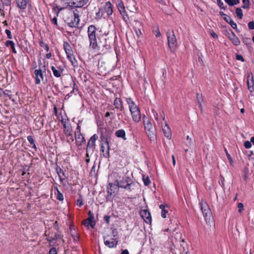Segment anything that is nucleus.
Wrapping results in <instances>:
<instances>
[{
	"instance_id": "nucleus-1",
	"label": "nucleus",
	"mask_w": 254,
	"mask_h": 254,
	"mask_svg": "<svg viewBox=\"0 0 254 254\" xmlns=\"http://www.w3.org/2000/svg\"><path fill=\"white\" fill-rule=\"evenodd\" d=\"M97 29L94 25H90L88 28V37L89 41V47L93 50H98L102 52L103 54L110 49V45L107 41L105 36L101 35L98 36L97 42L96 38Z\"/></svg>"
},
{
	"instance_id": "nucleus-2",
	"label": "nucleus",
	"mask_w": 254,
	"mask_h": 254,
	"mask_svg": "<svg viewBox=\"0 0 254 254\" xmlns=\"http://www.w3.org/2000/svg\"><path fill=\"white\" fill-rule=\"evenodd\" d=\"M126 100L128 105L132 120L135 122H139L141 120V114L139 108L131 98H127Z\"/></svg>"
},
{
	"instance_id": "nucleus-3",
	"label": "nucleus",
	"mask_w": 254,
	"mask_h": 254,
	"mask_svg": "<svg viewBox=\"0 0 254 254\" xmlns=\"http://www.w3.org/2000/svg\"><path fill=\"white\" fill-rule=\"evenodd\" d=\"M117 177L115 182L118 187L131 191V187L134 185L131 178L127 176H117Z\"/></svg>"
},
{
	"instance_id": "nucleus-4",
	"label": "nucleus",
	"mask_w": 254,
	"mask_h": 254,
	"mask_svg": "<svg viewBox=\"0 0 254 254\" xmlns=\"http://www.w3.org/2000/svg\"><path fill=\"white\" fill-rule=\"evenodd\" d=\"M143 121L144 128L148 137L150 140H154L156 138V131L155 128L153 127V126L149 120L145 116H143Z\"/></svg>"
},
{
	"instance_id": "nucleus-5",
	"label": "nucleus",
	"mask_w": 254,
	"mask_h": 254,
	"mask_svg": "<svg viewBox=\"0 0 254 254\" xmlns=\"http://www.w3.org/2000/svg\"><path fill=\"white\" fill-rule=\"evenodd\" d=\"M110 136H102L101 139V151L104 157L108 158L110 156V146L109 142L111 140Z\"/></svg>"
},
{
	"instance_id": "nucleus-6",
	"label": "nucleus",
	"mask_w": 254,
	"mask_h": 254,
	"mask_svg": "<svg viewBox=\"0 0 254 254\" xmlns=\"http://www.w3.org/2000/svg\"><path fill=\"white\" fill-rule=\"evenodd\" d=\"M119 187L117 185L116 182L111 183L109 182L107 186V196H106V200L108 201H112L113 198L117 194L119 190Z\"/></svg>"
},
{
	"instance_id": "nucleus-7",
	"label": "nucleus",
	"mask_w": 254,
	"mask_h": 254,
	"mask_svg": "<svg viewBox=\"0 0 254 254\" xmlns=\"http://www.w3.org/2000/svg\"><path fill=\"white\" fill-rule=\"evenodd\" d=\"M168 45L171 51H174L177 48L178 43L176 36L173 31H168L167 32Z\"/></svg>"
},
{
	"instance_id": "nucleus-8",
	"label": "nucleus",
	"mask_w": 254,
	"mask_h": 254,
	"mask_svg": "<svg viewBox=\"0 0 254 254\" xmlns=\"http://www.w3.org/2000/svg\"><path fill=\"white\" fill-rule=\"evenodd\" d=\"M98 139V135L96 134L92 136L88 141L86 147V156L88 157L91 155L93 153L95 141Z\"/></svg>"
},
{
	"instance_id": "nucleus-9",
	"label": "nucleus",
	"mask_w": 254,
	"mask_h": 254,
	"mask_svg": "<svg viewBox=\"0 0 254 254\" xmlns=\"http://www.w3.org/2000/svg\"><path fill=\"white\" fill-rule=\"evenodd\" d=\"M202 212L206 222H209L212 217V213L208 205L205 202L200 203Z\"/></svg>"
},
{
	"instance_id": "nucleus-10",
	"label": "nucleus",
	"mask_w": 254,
	"mask_h": 254,
	"mask_svg": "<svg viewBox=\"0 0 254 254\" xmlns=\"http://www.w3.org/2000/svg\"><path fill=\"white\" fill-rule=\"evenodd\" d=\"M39 66H40V65H39ZM46 70V69L45 65L40 67L38 69L35 70L34 74L35 75V82L36 84H39L41 83L40 78L43 79V73L45 72Z\"/></svg>"
},
{
	"instance_id": "nucleus-11",
	"label": "nucleus",
	"mask_w": 254,
	"mask_h": 254,
	"mask_svg": "<svg viewBox=\"0 0 254 254\" xmlns=\"http://www.w3.org/2000/svg\"><path fill=\"white\" fill-rule=\"evenodd\" d=\"M89 0H67V3L70 6L81 7L84 6Z\"/></svg>"
},
{
	"instance_id": "nucleus-12",
	"label": "nucleus",
	"mask_w": 254,
	"mask_h": 254,
	"mask_svg": "<svg viewBox=\"0 0 254 254\" xmlns=\"http://www.w3.org/2000/svg\"><path fill=\"white\" fill-rule=\"evenodd\" d=\"M247 79L248 88L251 92L254 91V79L252 73L248 74Z\"/></svg>"
},
{
	"instance_id": "nucleus-13",
	"label": "nucleus",
	"mask_w": 254,
	"mask_h": 254,
	"mask_svg": "<svg viewBox=\"0 0 254 254\" xmlns=\"http://www.w3.org/2000/svg\"><path fill=\"white\" fill-rule=\"evenodd\" d=\"M107 238L106 237H104V241L105 245L110 248H113L116 247L118 244V241L115 238H113L112 241H109L108 240H106Z\"/></svg>"
},
{
	"instance_id": "nucleus-14",
	"label": "nucleus",
	"mask_w": 254,
	"mask_h": 254,
	"mask_svg": "<svg viewBox=\"0 0 254 254\" xmlns=\"http://www.w3.org/2000/svg\"><path fill=\"white\" fill-rule=\"evenodd\" d=\"M165 126L163 127L162 130L163 132L164 133V135L168 139H170L172 137V133L171 130L169 127L168 124H167V122L165 121Z\"/></svg>"
},
{
	"instance_id": "nucleus-15",
	"label": "nucleus",
	"mask_w": 254,
	"mask_h": 254,
	"mask_svg": "<svg viewBox=\"0 0 254 254\" xmlns=\"http://www.w3.org/2000/svg\"><path fill=\"white\" fill-rule=\"evenodd\" d=\"M73 18L71 21L68 23V25L71 27H75L79 24V18L77 13L73 12Z\"/></svg>"
},
{
	"instance_id": "nucleus-16",
	"label": "nucleus",
	"mask_w": 254,
	"mask_h": 254,
	"mask_svg": "<svg viewBox=\"0 0 254 254\" xmlns=\"http://www.w3.org/2000/svg\"><path fill=\"white\" fill-rule=\"evenodd\" d=\"M228 38L236 46H238L240 44V41L238 37H237L234 33L231 31V33H228Z\"/></svg>"
},
{
	"instance_id": "nucleus-17",
	"label": "nucleus",
	"mask_w": 254,
	"mask_h": 254,
	"mask_svg": "<svg viewBox=\"0 0 254 254\" xmlns=\"http://www.w3.org/2000/svg\"><path fill=\"white\" fill-rule=\"evenodd\" d=\"M75 138L77 145H81L85 143V139L81 133H75Z\"/></svg>"
},
{
	"instance_id": "nucleus-18",
	"label": "nucleus",
	"mask_w": 254,
	"mask_h": 254,
	"mask_svg": "<svg viewBox=\"0 0 254 254\" xmlns=\"http://www.w3.org/2000/svg\"><path fill=\"white\" fill-rule=\"evenodd\" d=\"M142 218L146 223L151 222V217L149 211L147 210H143L141 212Z\"/></svg>"
},
{
	"instance_id": "nucleus-19",
	"label": "nucleus",
	"mask_w": 254,
	"mask_h": 254,
	"mask_svg": "<svg viewBox=\"0 0 254 254\" xmlns=\"http://www.w3.org/2000/svg\"><path fill=\"white\" fill-rule=\"evenodd\" d=\"M114 105L117 109H119L121 111L124 110L123 103L122 100L119 98H116L114 101Z\"/></svg>"
},
{
	"instance_id": "nucleus-20",
	"label": "nucleus",
	"mask_w": 254,
	"mask_h": 254,
	"mask_svg": "<svg viewBox=\"0 0 254 254\" xmlns=\"http://www.w3.org/2000/svg\"><path fill=\"white\" fill-rule=\"evenodd\" d=\"M51 69L53 71L54 75L56 77H60L63 71V69L60 67H55L52 66Z\"/></svg>"
},
{
	"instance_id": "nucleus-21",
	"label": "nucleus",
	"mask_w": 254,
	"mask_h": 254,
	"mask_svg": "<svg viewBox=\"0 0 254 254\" xmlns=\"http://www.w3.org/2000/svg\"><path fill=\"white\" fill-rule=\"evenodd\" d=\"M30 0H16L18 7L21 9H25Z\"/></svg>"
},
{
	"instance_id": "nucleus-22",
	"label": "nucleus",
	"mask_w": 254,
	"mask_h": 254,
	"mask_svg": "<svg viewBox=\"0 0 254 254\" xmlns=\"http://www.w3.org/2000/svg\"><path fill=\"white\" fill-rule=\"evenodd\" d=\"M104 8L108 15H110L113 13V6L110 1L106 2Z\"/></svg>"
},
{
	"instance_id": "nucleus-23",
	"label": "nucleus",
	"mask_w": 254,
	"mask_h": 254,
	"mask_svg": "<svg viewBox=\"0 0 254 254\" xmlns=\"http://www.w3.org/2000/svg\"><path fill=\"white\" fill-rule=\"evenodd\" d=\"M64 48L66 56L69 55H70L71 54L73 53L71 46L67 42H64Z\"/></svg>"
},
{
	"instance_id": "nucleus-24",
	"label": "nucleus",
	"mask_w": 254,
	"mask_h": 254,
	"mask_svg": "<svg viewBox=\"0 0 254 254\" xmlns=\"http://www.w3.org/2000/svg\"><path fill=\"white\" fill-rule=\"evenodd\" d=\"M224 20L227 22V23H229L231 26L234 28L236 29L237 28V24L232 19V18L230 17V16H225V17H223Z\"/></svg>"
},
{
	"instance_id": "nucleus-25",
	"label": "nucleus",
	"mask_w": 254,
	"mask_h": 254,
	"mask_svg": "<svg viewBox=\"0 0 254 254\" xmlns=\"http://www.w3.org/2000/svg\"><path fill=\"white\" fill-rule=\"evenodd\" d=\"M115 135L118 137L122 138L124 140H126V132L124 129H121L117 130Z\"/></svg>"
},
{
	"instance_id": "nucleus-26",
	"label": "nucleus",
	"mask_w": 254,
	"mask_h": 254,
	"mask_svg": "<svg viewBox=\"0 0 254 254\" xmlns=\"http://www.w3.org/2000/svg\"><path fill=\"white\" fill-rule=\"evenodd\" d=\"M64 132L67 137H69L72 141L73 140L72 135V129L70 127L68 126L67 128L64 130Z\"/></svg>"
},
{
	"instance_id": "nucleus-27",
	"label": "nucleus",
	"mask_w": 254,
	"mask_h": 254,
	"mask_svg": "<svg viewBox=\"0 0 254 254\" xmlns=\"http://www.w3.org/2000/svg\"><path fill=\"white\" fill-rule=\"evenodd\" d=\"M67 57L73 66L75 67L77 66V61L75 60V58L73 57L72 54H71L70 55H67Z\"/></svg>"
},
{
	"instance_id": "nucleus-28",
	"label": "nucleus",
	"mask_w": 254,
	"mask_h": 254,
	"mask_svg": "<svg viewBox=\"0 0 254 254\" xmlns=\"http://www.w3.org/2000/svg\"><path fill=\"white\" fill-rule=\"evenodd\" d=\"M243 5L242 7L244 9H249L250 7V0H243Z\"/></svg>"
},
{
	"instance_id": "nucleus-29",
	"label": "nucleus",
	"mask_w": 254,
	"mask_h": 254,
	"mask_svg": "<svg viewBox=\"0 0 254 254\" xmlns=\"http://www.w3.org/2000/svg\"><path fill=\"white\" fill-rule=\"evenodd\" d=\"M236 14L237 16V17L241 19L243 18V11L241 9V8H237L236 9Z\"/></svg>"
},
{
	"instance_id": "nucleus-30",
	"label": "nucleus",
	"mask_w": 254,
	"mask_h": 254,
	"mask_svg": "<svg viewBox=\"0 0 254 254\" xmlns=\"http://www.w3.org/2000/svg\"><path fill=\"white\" fill-rule=\"evenodd\" d=\"M117 7L119 11L120 12L122 11L124 12V10L125 9V7L124 4V3L123 1H121L119 3L117 4Z\"/></svg>"
},
{
	"instance_id": "nucleus-31",
	"label": "nucleus",
	"mask_w": 254,
	"mask_h": 254,
	"mask_svg": "<svg viewBox=\"0 0 254 254\" xmlns=\"http://www.w3.org/2000/svg\"><path fill=\"white\" fill-rule=\"evenodd\" d=\"M142 179L144 182V184L145 186H148L150 183V179L148 176H142Z\"/></svg>"
},
{
	"instance_id": "nucleus-32",
	"label": "nucleus",
	"mask_w": 254,
	"mask_h": 254,
	"mask_svg": "<svg viewBox=\"0 0 254 254\" xmlns=\"http://www.w3.org/2000/svg\"><path fill=\"white\" fill-rule=\"evenodd\" d=\"M47 240L50 243V246H56L55 243L53 244V242L55 241V240L53 239V237L50 236L49 235L48 236V237L47 238Z\"/></svg>"
},
{
	"instance_id": "nucleus-33",
	"label": "nucleus",
	"mask_w": 254,
	"mask_h": 254,
	"mask_svg": "<svg viewBox=\"0 0 254 254\" xmlns=\"http://www.w3.org/2000/svg\"><path fill=\"white\" fill-rule=\"evenodd\" d=\"M39 45L41 47L44 48L47 52L49 51V47L48 45V44H46L43 41H40L39 42Z\"/></svg>"
},
{
	"instance_id": "nucleus-34",
	"label": "nucleus",
	"mask_w": 254,
	"mask_h": 254,
	"mask_svg": "<svg viewBox=\"0 0 254 254\" xmlns=\"http://www.w3.org/2000/svg\"><path fill=\"white\" fill-rule=\"evenodd\" d=\"M180 254H184L186 252H188V245L183 246V247L180 249Z\"/></svg>"
},
{
	"instance_id": "nucleus-35",
	"label": "nucleus",
	"mask_w": 254,
	"mask_h": 254,
	"mask_svg": "<svg viewBox=\"0 0 254 254\" xmlns=\"http://www.w3.org/2000/svg\"><path fill=\"white\" fill-rule=\"evenodd\" d=\"M120 12L121 14L123 16L124 20L125 21H127L128 20L129 18L127 15L126 10L125 9L124 10V12L121 11Z\"/></svg>"
},
{
	"instance_id": "nucleus-36",
	"label": "nucleus",
	"mask_w": 254,
	"mask_h": 254,
	"mask_svg": "<svg viewBox=\"0 0 254 254\" xmlns=\"http://www.w3.org/2000/svg\"><path fill=\"white\" fill-rule=\"evenodd\" d=\"M57 198L60 201H63L64 200L63 194L58 190H57Z\"/></svg>"
},
{
	"instance_id": "nucleus-37",
	"label": "nucleus",
	"mask_w": 254,
	"mask_h": 254,
	"mask_svg": "<svg viewBox=\"0 0 254 254\" xmlns=\"http://www.w3.org/2000/svg\"><path fill=\"white\" fill-rule=\"evenodd\" d=\"M88 217L87 218L88 221H91L92 220H94V216L93 213L91 211V210H89L88 212Z\"/></svg>"
},
{
	"instance_id": "nucleus-38",
	"label": "nucleus",
	"mask_w": 254,
	"mask_h": 254,
	"mask_svg": "<svg viewBox=\"0 0 254 254\" xmlns=\"http://www.w3.org/2000/svg\"><path fill=\"white\" fill-rule=\"evenodd\" d=\"M56 170L58 175H60V174H63V175H64V172L60 166H57L56 167Z\"/></svg>"
},
{
	"instance_id": "nucleus-39",
	"label": "nucleus",
	"mask_w": 254,
	"mask_h": 254,
	"mask_svg": "<svg viewBox=\"0 0 254 254\" xmlns=\"http://www.w3.org/2000/svg\"><path fill=\"white\" fill-rule=\"evenodd\" d=\"M127 9L129 10L130 12H135L137 10V8L134 7L133 5H128L127 6Z\"/></svg>"
},
{
	"instance_id": "nucleus-40",
	"label": "nucleus",
	"mask_w": 254,
	"mask_h": 254,
	"mask_svg": "<svg viewBox=\"0 0 254 254\" xmlns=\"http://www.w3.org/2000/svg\"><path fill=\"white\" fill-rule=\"evenodd\" d=\"M217 2L220 8L224 9H225V7L224 6V3L221 0H217Z\"/></svg>"
},
{
	"instance_id": "nucleus-41",
	"label": "nucleus",
	"mask_w": 254,
	"mask_h": 254,
	"mask_svg": "<svg viewBox=\"0 0 254 254\" xmlns=\"http://www.w3.org/2000/svg\"><path fill=\"white\" fill-rule=\"evenodd\" d=\"M11 0H1L3 5L9 6L10 5Z\"/></svg>"
},
{
	"instance_id": "nucleus-42",
	"label": "nucleus",
	"mask_w": 254,
	"mask_h": 254,
	"mask_svg": "<svg viewBox=\"0 0 254 254\" xmlns=\"http://www.w3.org/2000/svg\"><path fill=\"white\" fill-rule=\"evenodd\" d=\"M238 207L239 208V209H238L239 212L241 213L242 211L243 210V207H244L243 204L241 202L239 203L238 204Z\"/></svg>"
},
{
	"instance_id": "nucleus-43",
	"label": "nucleus",
	"mask_w": 254,
	"mask_h": 254,
	"mask_svg": "<svg viewBox=\"0 0 254 254\" xmlns=\"http://www.w3.org/2000/svg\"><path fill=\"white\" fill-rule=\"evenodd\" d=\"M248 27L250 30L254 29V21H250L248 23Z\"/></svg>"
},
{
	"instance_id": "nucleus-44",
	"label": "nucleus",
	"mask_w": 254,
	"mask_h": 254,
	"mask_svg": "<svg viewBox=\"0 0 254 254\" xmlns=\"http://www.w3.org/2000/svg\"><path fill=\"white\" fill-rule=\"evenodd\" d=\"M77 205L79 207H81L83 205V200L82 198H79L77 200Z\"/></svg>"
},
{
	"instance_id": "nucleus-45",
	"label": "nucleus",
	"mask_w": 254,
	"mask_h": 254,
	"mask_svg": "<svg viewBox=\"0 0 254 254\" xmlns=\"http://www.w3.org/2000/svg\"><path fill=\"white\" fill-rule=\"evenodd\" d=\"M244 146L246 148H250L252 146V143L249 141H246L244 143Z\"/></svg>"
},
{
	"instance_id": "nucleus-46",
	"label": "nucleus",
	"mask_w": 254,
	"mask_h": 254,
	"mask_svg": "<svg viewBox=\"0 0 254 254\" xmlns=\"http://www.w3.org/2000/svg\"><path fill=\"white\" fill-rule=\"evenodd\" d=\"M49 254H58L55 248H52L49 252Z\"/></svg>"
},
{
	"instance_id": "nucleus-47",
	"label": "nucleus",
	"mask_w": 254,
	"mask_h": 254,
	"mask_svg": "<svg viewBox=\"0 0 254 254\" xmlns=\"http://www.w3.org/2000/svg\"><path fill=\"white\" fill-rule=\"evenodd\" d=\"M88 225H90V226L94 228L95 225V222L94 221V220H92L91 221H88Z\"/></svg>"
},
{
	"instance_id": "nucleus-48",
	"label": "nucleus",
	"mask_w": 254,
	"mask_h": 254,
	"mask_svg": "<svg viewBox=\"0 0 254 254\" xmlns=\"http://www.w3.org/2000/svg\"><path fill=\"white\" fill-rule=\"evenodd\" d=\"M236 58L237 60L241 61L242 62H243L245 61L244 58L241 55L237 54L236 56Z\"/></svg>"
},
{
	"instance_id": "nucleus-49",
	"label": "nucleus",
	"mask_w": 254,
	"mask_h": 254,
	"mask_svg": "<svg viewBox=\"0 0 254 254\" xmlns=\"http://www.w3.org/2000/svg\"><path fill=\"white\" fill-rule=\"evenodd\" d=\"M198 96H199V94L197 93V95H196L197 101L198 104H199V108L200 110L201 111H202V105L201 104L200 100L199 99H198Z\"/></svg>"
},
{
	"instance_id": "nucleus-50",
	"label": "nucleus",
	"mask_w": 254,
	"mask_h": 254,
	"mask_svg": "<svg viewBox=\"0 0 254 254\" xmlns=\"http://www.w3.org/2000/svg\"><path fill=\"white\" fill-rule=\"evenodd\" d=\"M5 32V33L6 34V35L7 36V37L9 39H11L12 38V35L11 34V32L10 31V30H9L8 29H6Z\"/></svg>"
},
{
	"instance_id": "nucleus-51",
	"label": "nucleus",
	"mask_w": 254,
	"mask_h": 254,
	"mask_svg": "<svg viewBox=\"0 0 254 254\" xmlns=\"http://www.w3.org/2000/svg\"><path fill=\"white\" fill-rule=\"evenodd\" d=\"M5 45L7 47L10 46L13 47V45H14V44L12 41H7L6 42Z\"/></svg>"
},
{
	"instance_id": "nucleus-52",
	"label": "nucleus",
	"mask_w": 254,
	"mask_h": 254,
	"mask_svg": "<svg viewBox=\"0 0 254 254\" xmlns=\"http://www.w3.org/2000/svg\"><path fill=\"white\" fill-rule=\"evenodd\" d=\"M27 140H28V141L29 142V143L31 144H34V140L32 137V136H27Z\"/></svg>"
},
{
	"instance_id": "nucleus-53",
	"label": "nucleus",
	"mask_w": 254,
	"mask_h": 254,
	"mask_svg": "<svg viewBox=\"0 0 254 254\" xmlns=\"http://www.w3.org/2000/svg\"><path fill=\"white\" fill-rule=\"evenodd\" d=\"M168 210L164 209L161 211V216L165 218L166 217V214L168 213Z\"/></svg>"
},
{
	"instance_id": "nucleus-54",
	"label": "nucleus",
	"mask_w": 254,
	"mask_h": 254,
	"mask_svg": "<svg viewBox=\"0 0 254 254\" xmlns=\"http://www.w3.org/2000/svg\"><path fill=\"white\" fill-rule=\"evenodd\" d=\"M229 5V6H233L234 5V0H224Z\"/></svg>"
},
{
	"instance_id": "nucleus-55",
	"label": "nucleus",
	"mask_w": 254,
	"mask_h": 254,
	"mask_svg": "<svg viewBox=\"0 0 254 254\" xmlns=\"http://www.w3.org/2000/svg\"><path fill=\"white\" fill-rule=\"evenodd\" d=\"M135 33L136 34V35L139 37L140 36V35H142V33H141V30L140 29L138 28L137 29H136V28H135Z\"/></svg>"
},
{
	"instance_id": "nucleus-56",
	"label": "nucleus",
	"mask_w": 254,
	"mask_h": 254,
	"mask_svg": "<svg viewBox=\"0 0 254 254\" xmlns=\"http://www.w3.org/2000/svg\"><path fill=\"white\" fill-rule=\"evenodd\" d=\"M104 219L105 221L107 224H109L110 220V216H108V215H106V216H104Z\"/></svg>"
},
{
	"instance_id": "nucleus-57",
	"label": "nucleus",
	"mask_w": 254,
	"mask_h": 254,
	"mask_svg": "<svg viewBox=\"0 0 254 254\" xmlns=\"http://www.w3.org/2000/svg\"><path fill=\"white\" fill-rule=\"evenodd\" d=\"M154 32L156 33L155 36L156 37H158L161 35V33L158 28H157L156 30L154 31Z\"/></svg>"
},
{
	"instance_id": "nucleus-58",
	"label": "nucleus",
	"mask_w": 254,
	"mask_h": 254,
	"mask_svg": "<svg viewBox=\"0 0 254 254\" xmlns=\"http://www.w3.org/2000/svg\"><path fill=\"white\" fill-rule=\"evenodd\" d=\"M61 236L59 234H56V233L54 235V236L53 237V239H55V240H58V239H61Z\"/></svg>"
},
{
	"instance_id": "nucleus-59",
	"label": "nucleus",
	"mask_w": 254,
	"mask_h": 254,
	"mask_svg": "<svg viewBox=\"0 0 254 254\" xmlns=\"http://www.w3.org/2000/svg\"><path fill=\"white\" fill-rule=\"evenodd\" d=\"M153 114H154V116L155 119L156 121H158L159 120V117H158V113L157 112H155L154 110H153Z\"/></svg>"
},
{
	"instance_id": "nucleus-60",
	"label": "nucleus",
	"mask_w": 254,
	"mask_h": 254,
	"mask_svg": "<svg viewBox=\"0 0 254 254\" xmlns=\"http://www.w3.org/2000/svg\"><path fill=\"white\" fill-rule=\"evenodd\" d=\"M250 41V39L248 38H243V42L246 44H248Z\"/></svg>"
},
{
	"instance_id": "nucleus-61",
	"label": "nucleus",
	"mask_w": 254,
	"mask_h": 254,
	"mask_svg": "<svg viewBox=\"0 0 254 254\" xmlns=\"http://www.w3.org/2000/svg\"><path fill=\"white\" fill-rule=\"evenodd\" d=\"M51 21H52V22L53 24H55V25H58V23H57V18H56V17H54L53 18H52V20H51Z\"/></svg>"
},
{
	"instance_id": "nucleus-62",
	"label": "nucleus",
	"mask_w": 254,
	"mask_h": 254,
	"mask_svg": "<svg viewBox=\"0 0 254 254\" xmlns=\"http://www.w3.org/2000/svg\"><path fill=\"white\" fill-rule=\"evenodd\" d=\"M181 243L180 244V248H182L183 247V246H185V245H188L185 242V240L184 239H182L181 241Z\"/></svg>"
},
{
	"instance_id": "nucleus-63",
	"label": "nucleus",
	"mask_w": 254,
	"mask_h": 254,
	"mask_svg": "<svg viewBox=\"0 0 254 254\" xmlns=\"http://www.w3.org/2000/svg\"><path fill=\"white\" fill-rule=\"evenodd\" d=\"M75 133H81L80 132V126L79 125V124L77 125V127L76 129V131H75Z\"/></svg>"
},
{
	"instance_id": "nucleus-64",
	"label": "nucleus",
	"mask_w": 254,
	"mask_h": 254,
	"mask_svg": "<svg viewBox=\"0 0 254 254\" xmlns=\"http://www.w3.org/2000/svg\"><path fill=\"white\" fill-rule=\"evenodd\" d=\"M210 35L214 38H217L218 37L217 35L213 31L211 32Z\"/></svg>"
}]
</instances>
